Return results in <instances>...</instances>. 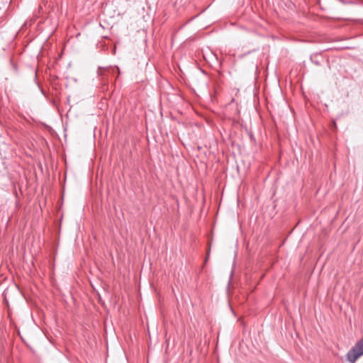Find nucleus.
I'll use <instances>...</instances> for the list:
<instances>
[{
	"label": "nucleus",
	"instance_id": "nucleus-1",
	"mask_svg": "<svg viewBox=\"0 0 363 363\" xmlns=\"http://www.w3.org/2000/svg\"><path fill=\"white\" fill-rule=\"evenodd\" d=\"M362 355H363V335L347 353L346 359L350 363H354Z\"/></svg>",
	"mask_w": 363,
	"mask_h": 363
},
{
	"label": "nucleus",
	"instance_id": "nucleus-2",
	"mask_svg": "<svg viewBox=\"0 0 363 363\" xmlns=\"http://www.w3.org/2000/svg\"><path fill=\"white\" fill-rule=\"evenodd\" d=\"M310 60L313 64H315L317 66H320L323 61V58L321 57V56L318 54L311 55Z\"/></svg>",
	"mask_w": 363,
	"mask_h": 363
}]
</instances>
